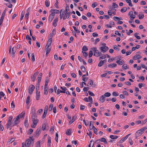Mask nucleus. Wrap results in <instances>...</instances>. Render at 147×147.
Here are the masks:
<instances>
[{"instance_id": "f8f14e48", "label": "nucleus", "mask_w": 147, "mask_h": 147, "mask_svg": "<svg viewBox=\"0 0 147 147\" xmlns=\"http://www.w3.org/2000/svg\"><path fill=\"white\" fill-rule=\"evenodd\" d=\"M127 138L125 136V137L121 139L117 143V146H118V143H122L124 141L126 140L127 139Z\"/></svg>"}, {"instance_id": "dca6fc26", "label": "nucleus", "mask_w": 147, "mask_h": 147, "mask_svg": "<svg viewBox=\"0 0 147 147\" xmlns=\"http://www.w3.org/2000/svg\"><path fill=\"white\" fill-rule=\"evenodd\" d=\"M99 140L101 141L102 142H104V143L105 144H107V142L106 140V139L105 138H101L100 140H99V139L97 140H96V141H98Z\"/></svg>"}, {"instance_id": "7c9ffc66", "label": "nucleus", "mask_w": 147, "mask_h": 147, "mask_svg": "<svg viewBox=\"0 0 147 147\" xmlns=\"http://www.w3.org/2000/svg\"><path fill=\"white\" fill-rule=\"evenodd\" d=\"M25 114V113H23L22 112L21 113L19 114L17 116H19L20 118H21L22 117H24V116Z\"/></svg>"}, {"instance_id": "864d4df0", "label": "nucleus", "mask_w": 147, "mask_h": 147, "mask_svg": "<svg viewBox=\"0 0 147 147\" xmlns=\"http://www.w3.org/2000/svg\"><path fill=\"white\" fill-rule=\"evenodd\" d=\"M53 104H51L49 106V111H51L53 108Z\"/></svg>"}, {"instance_id": "58836bf2", "label": "nucleus", "mask_w": 147, "mask_h": 147, "mask_svg": "<svg viewBox=\"0 0 147 147\" xmlns=\"http://www.w3.org/2000/svg\"><path fill=\"white\" fill-rule=\"evenodd\" d=\"M46 124L45 123L43 124L42 125V129L43 131H45L46 129Z\"/></svg>"}, {"instance_id": "603ef678", "label": "nucleus", "mask_w": 147, "mask_h": 147, "mask_svg": "<svg viewBox=\"0 0 147 147\" xmlns=\"http://www.w3.org/2000/svg\"><path fill=\"white\" fill-rule=\"evenodd\" d=\"M93 55V53L92 51V50L90 51L89 52V55H88L89 57L90 58V57H91Z\"/></svg>"}, {"instance_id": "f03ea898", "label": "nucleus", "mask_w": 147, "mask_h": 147, "mask_svg": "<svg viewBox=\"0 0 147 147\" xmlns=\"http://www.w3.org/2000/svg\"><path fill=\"white\" fill-rule=\"evenodd\" d=\"M20 119V117L19 116H16L15 118H14L13 120V126L15 125H16L18 124L20 122L19 121V120Z\"/></svg>"}, {"instance_id": "6ab92c4d", "label": "nucleus", "mask_w": 147, "mask_h": 147, "mask_svg": "<svg viewBox=\"0 0 147 147\" xmlns=\"http://www.w3.org/2000/svg\"><path fill=\"white\" fill-rule=\"evenodd\" d=\"M108 66L109 67L113 68L116 67L117 66V65L116 63H113L108 65Z\"/></svg>"}, {"instance_id": "cd10ccee", "label": "nucleus", "mask_w": 147, "mask_h": 147, "mask_svg": "<svg viewBox=\"0 0 147 147\" xmlns=\"http://www.w3.org/2000/svg\"><path fill=\"white\" fill-rule=\"evenodd\" d=\"M37 116L36 113H32L31 116L32 119H35L37 118Z\"/></svg>"}, {"instance_id": "7ed1b4c3", "label": "nucleus", "mask_w": 147, "mask_h": 147, "mask_svg": "<svg viewBox=\"0 0 147 147\" xmlns=\"http://www.w3.org/2000/svg\"><path fill=\"white\" fill-rule=\"evenodd\" d=\"M103 45H104V46L101 47L100 48V49L102 52L105 53L108 50L109 48L107 46H105L106 45L105 43H104L103 44Z\"/></svg>"}, {"instance_id": "774afa93", "label": "nucleus", "mask_w": 147, "mask_h": 147, "mask_svg": "<svg viewBox=\"0 0 147 147\" xmlns=\"http://www.w3.org/2000/svg\"><path fill=\"white\" fill-rule=\"evenodd\" d=\"M36 147H40V141H38L36 143Z\"/></svg>"}, {"instance_id": "3c124183", "label": "nucleus", "mask_w": 147, "mask_h": 147, "mask_svg": "<svg viewBox=\"0 0 147 147\" xmlns=\"http://www.w3.org/2000/svg\"><path fill=\"white\" fill-rule=\"evenodd\" d=\"M45 5L47 7L49 6L50 5V3L48 1L46 0L45 1Z\"/></svg>"}, {"instance_id": "f257e3e1", "label": "nucleus", "mask_w": 147, "mask_h": 147, "mask_svg": "<svg viewBox=\"0 0 147 147\" xmlns=\"http://www.w3.org/2000/svg\"><path fill=\"white\" fill-rule=\"evenodd\" d=\"M34 143V139L32 137H30L29 138L26 140L25 142V145L26 147H29L32 144Z\"/></svg>"}, {"instance_id": "6e6d98bb", "label": "nucleus", "mask_w": 147, "mask_h": 147, "mask_svg": "<svg viewBox=\"0 0 147 147\" xmlns=\"http://www.w3.org/2000/svg\"><path fill=\"white\" fill-rule=\"evenodd\" d=\"M90 82H89L88 84L87 85V86H89V85L90 86H92L93 84V81L92 80H90Z\"/></svg>"}, {"instance_id": "9d476101", "label": "nucleus", "mask_w": 147, "mask_h": 147, "mask_svg": "<svg viewBox=\"0 0 147 147\" xmlns=\"http://www.w3.org/2000/svg\"><path fill=\"white\" fill-rule=\"evenodd\" d=\"M56 34V30L55 29H53L52 31V32L49 34V36L50 37L52 38L54 35Z\"/></svg>"}, {"instance_id": "49530a36", "label": "nucleus", "mask_w": 147, "mask_h": 147, "mask_svg": "<svg viewBox=\"0 0 147 147\" xmlns=\"http://www.w3.org/2000/svg\"><path fill=\"white\" fill-rule=\"evenodd\" d=\"M90 146H91V147H93V146H94V141L92 140H90Z\"/></svg>"}, {"instance_id": "0eeeda50", "label": "nucleus", "mask_w": 147, "mask_h": 147, "mask_svg": "<svg viewBox=\"0 0 147 147\" xmlns=\"http://www.w3.org/2000/svg\"><path fill=\"white\" fill-rule=\"evenodd\" d=\"M41 131L40 128H38L34 133L35 136L38 137L41 133Z\"/></svg>"}, {"instance_id": "423d86ee", "label": "nucleus", "mask_w": 147, "mask_h": 147, "mask_svg": "<svg viewBox=\"0 0 147 147\" xmlns=\"http://www.w3.org/2000/svg\"><path fill=\"white\" fill-rule=\"evenodd\" d=\"M55 14H54V13H51L49 17L48 21L49 22H51Z\"/></svg>"}, {"instance_id": "a18cd8bd", "label": "nucleus", "mask_w": 147, "mask_h": 147, "mask_svg": "<svg viewBox=\"0 0 147 147\" xmlns=\"http://www.w3.org/2000/svg\"><path fill=\"white\" fill-rule=\"evenodd\" d=\"M71 14V13L70 12H68L67 13H65V15H66V18L67 19H68L70 16V14Z\"/></svg>"}, {"instance_id": "09e8293b", "label": "nucleus", "mask_w": 147, "mask_h": 147, "mask_svg": "<svg viewBox=\"0 0 147 147\" xmlns=\"http://www.w3.org/2000/svg\"><path fill=\"white\" fill-rule=\"evenodd\" d=\"M31 60L32 61V62H34L35 60V57H34V53H33L32 54V57H31Z\"/></svg>"}, {"instance_id": "f3484780", "label": "nucleus", "mask_w": 147, "mask_h": 147, "mask_svg": "<svg viewBox=\"0 0 147 147\" xmlns=\"http://www.w3.org/2000/svg\"><path fill=\"white\" fill-rule=\"evenodd\" d=\"M105 100V97L104 95L101 96L99 100L102 102H103Z\"/></svg>"}, {"instance_id": "393cba45", "label": "nucleus", "mask_w": 147, "mask_h": 147, "mask_svg": "<svg viewBox=\"0 0 147 147\" xmlns=\"http://www.w3.org/2000/svg\"><path fill=\"white\" fill-rule=\"evenodd\" d=\"M71 133V131L70 129H68L66 130L65 134L68 136H70Z\"/></svg>"}, {"instance_id": "8fccbe9b", "label": "nucleus", "mask_w": 147, "mask_h": 147, "mask_svg": "<svg viewBox=\"0 0 147 147\" xmlns=\"http://www.w3.org/2000/svg\"><path fill=\"white\" fill-rule=\"evenodd\" d=\"M82 53H83V56L85 57L86 59L87 58L86 57L88 55V53L86 52H84L83 51H82Z\"/></svg>"}, {"instance_id": "aec40b11", "label": "nucleus", "mask_w": 147, "mask_h": 147, "mask_svg": "<svg viewBox=\"0 0 147 147\" xmlns=\"http://www.w3.org/2000/svg\"><path fill=\"white\" fill-rule=\"evenodd\" d=\"M36 97L37 100H39L40 97V92L39 91L38 92H36Z\"/></svg>"}, {"instance_id": "39448f33", "label": "nucleus", "mask_w": 147, "mask_h": 147, "mask_svg": "<svg viewBox=\"0 0 147 147\" xmlns=\"http://www.w3.org/2000/svg\"><path fill=\"white\" fill-rule=\"evenodd\" d=\"M140 130H138L135 134V138L137 139L138 137L140 136L143 133L142 131H141Z\"/></svg>"}, {"instance_id": "c756f323", "label": "nucleus", "mask_w": 147, "mask_h": 147, "mask_svg": "<svg viewBox=\"0 0 147 147\" xmlns=\"http://www.w3.org/2000/svg\"><path fill=\"white\" fill-rule=\"evenodd\" d=\"M110 138L111 139H117L118 138V136H117L111 135L110 136Z\"/></svg>"}, {"instance_id": "e433bc0d", "label": "nucleus", "mask_w": 147, "mask_h": 147, "mask_svg": "<svg viewBox=\"0 0 147 147\" xmlns=\"http://www.w3.org/2000/svg\"><path fill=\"white\" fill-rule=\"evenodd\" d=\"M111 95V94L110 93L107 92H106L104 95V96L105 97H108L110 96Z\"/></svg>"}, {"instance_id": "13d9d810", "label": "nucleus", "mask_w": 147, "mask_h": 147, "mask_svg": "<svg viewBox=\"0 0 147 147\" xmlns=\"http://www.w3.org/2000/svg\"><path fill=\"white\" fill-rule=\"evenodd\" d=\"M88 50V48L85 46H84L82 48V50L83 51H86Z\"/></svg>"}, {"instance_id": "5701e85b", "label": "nucleus", "mask_w": 147, "mask_h": 147, "mask_svg": "<svg viewBox=\"0 0 147 147\" xmlns=\"http://www.w3.org/2000/svg\"><path fill=\"white\" fill-rule=\"evenodd\" d=\"M24 123L25 127H28L29 126V124L27 118H26Z\"/></svg>"}, {"instance_id": "de8ad7c7", "label": "nucleus", "mask_w": 147, "mask_h": 147, "mask_svg": "<svg viewBox=\"0 0 147 147\" xmlns=\"http://www.w3.org/2000/svg\"><path fill=\"white\" fill-rule=\"evenodd\" d=\"M136 18V16L135 15H133L130 16L129 17L131 20H132Z\"/></svg>"}, {"instance_id": "4d7b16f0", "label": "nucleus", "mask_w": 147, "mask_h": 147, "mask_svg": "<svg viewBox=\"0 0 147 147\" xmlns=\"http://www.w3.org/2000/svg\"><path fill=\"white\" fill-rule=\"evenodd\" d=\"M139 17V18L140 19H142L144 18V16L143 14H142L140 16V14L138 16Z\"/></svg>"}, {"instance_id": "6e6552de", "label": "nucleus", "mask_w": 147, "mask_h": 147, "mask_svg": "<svg viewBox=\"0 0 147 147\" xmlns=\"http://www.w3.org/2000/svg\"><path fill=\"white\" fill-rule=\"evenodd\" d=\"M52 42V38H50L47 41V45L46 46L45 48H46L47 46L50 47L51 45Z\"/></svg>"}, {"instance_id": "680f3d73", "label": "nucleus", "mask_w": 147, "mask_h": 147, "mask_svg": "<svg viewBox=\"0 0 147 147\" xmlns=\"http://www.w3.org/2000/svg\"><path fill=\"white\" fill-rule=\"evenodd\" d=\"M89 101L91 104H93V99L92 98L91 96H89L88 98Z\"/></svg>"}, {"instance_id": "bb28decb", "label": "nucleus", "mask_w": 147, "mask_h": 147, "mask_svg": "<svg viewBox=\"0 0 147 147\" xmlns=\"http://www.w3.org/2000/svg\"><path fill=\"white\" fill-rule=\"evenodd\" d=\"M126 2L129 4V5L130 7H132L133 5L131 3V0H126Z\"/></svg>"}, {"instance_id": "e2e57ef3", "label": "nucleus", "mask_w": 147, "mask_h": 147, "mask_svg": "<svg viewBox=\"0 0 147 147\" xmlns=\"http://www.w3.org/2000/svg\"><path fill=\"white\" fill-rule=\"evenodd\" d=\"M35 111L36 109L34 107H32L31 109L32 113H36Z\"/></svg>"}, {"instance_id": "473e14b6", "label": "nucleus", "mask_w": 147, "mask_h": 147, "mask_svg": "<svg viewBox=\"0 0 147 147\" xmlns=\"http://www.w3.org/2000/svg\"><path fill=\"white\" fill-rule=\"evenodd\" d=\"M127 8L126 7H124L122 8L121 10V12H124L127 11Z\"/></svg>"}, {"instance_id": "2f4dec72", "label": "nucleus", "mask_w": 147, "mask_h": 147, "mask_svg": "<svg viewBox=\"0 0 147 147\" xmlns=\"http://www.w3.org/2000/svg\"><path fill=\"white\" fill-rule=\"evenodd\" d=\"M33 123L37 125V123H38L39 120L38 119H34L32 120Z\"/></svg>"}, {"instance_id": "b1692460", "label": "nucleus", "mask_w": 147, "mask_h": 147, "mask_svg": "<svg viewBox=\"0 0 147 147\" xmlns=\"http://www.w3.org/2000/svg\"><path fill=\"white\" fill-rule=\"evenodd\" d=\"M48 88L47 87H45L44 94L45 95H47L48 93Z\"/></svg>"}, {"instance_id": "37998d69", "label": "nucleus", "mask_w": 147, "mask_h": 147, "mask_svg": "<svg viewBox=\"0 0 147 147\" xmlns=\"http://www.w3.org/2000/svg\"><path fill=\"white\" fill-rule=\"evenodd\" d=\"M122 67L123 69L126 70L127 69H128V67H127L126 64H125L122 66Z\"/></svg>"}, {"instance_id": "69168bd1", "label": "nucleus", "mask_w": 147, "mask_h": 147, "mask_svg": "<svg viewBox=\"0 0 147 147\" xmlns=\"http://www.w3.org/2000/svg\"><path fill=\"white\" fill-rule=\"evenodd\" d=\"M147 129V127H143V128H142L141 129H140V130L141 131H142V132L143 133L144 132V131L145 130H146Z\"/></svg>"}, {"instance_id": "2eb2a0df", "label": "nucleus", "mask_w": 147, "mask_h": 147, "mask_svg": "<svg viewBox=\"0 0 147 147\" xmlns=\"http://www.w3.org/2000/svg\"><path fill=\"white\" fill-rule=\"evenodd\" d=\"M58 20V18H56L53 20V25L55 27H56V26L57 25V22Z\"/></svg>"}, {"instance_id": "9b49d317", "label": "nucleus", "mask_w": 147, "mask_h": 147, "mask_svg": "<svg viewBox=\"0 0 147 147\" xmlns=\"http://www.w3.org/2000/svg\"><path fill=\"white\" fill-rule=\"evenodd\" d=\"M116 63L119 65H121L124 64L125 62L122 59H119V60H117L116 61Z\"/></svg>"}, {"instance_id": "c85d7f7f", "label": "nucleus", "mask_w": 147, "mask_h": 147, "mask_svg": "<svg viewBox=\"0 0 147 147\" xmlns=\"http://www.w3.org/2000/svg\"><path fill=\"white\" fill-rule=\"evenodd\" d=\"M30 96H28L26 98V103L27 105H28L30 103Z\"/></svg>"}, {"instance_id": "412c9836", "label": "nucleus", "mask_w": 147, "mask_h": 147, "mask_svg": "<svg viewBox=\"0 0 147 147\" xmlns=\"http://www.w3.org/2000/svg\"><path fill=\"white\" fill-rule=\"evenodd\" d=\"M75 118H76L75 116H73L72 117V120H70L69 121V125H70L71 123H72L75 120Z\"/></svg>"}, {"instance_id": "4c0bfd02", "label": "nucleus", "mask_w": 147, "mask_h": 147, "mask_svg": "<svg viewBox=\"0 0 147 147\" xmlns=\"http://www.w3.org/2000/svg\"><path fill=\"white\" fill-rule=\"evenodd\" d=\"M81 69L83 72H85L86 71V69L85 67L83 65L81 66Z\"/></svg>"}, {"instance_id": "052dcab7", "label": "nucleus", "mask_w": 147, "mask_h": 147, "mask_svg": "<svg viewBox=\"0 0 147 147\" xmlns=\"http://www.w3.org/2000/svg\"><path fill=\"white\" fill-rule=\"evenodd\" d=\"M113 7L114 8H116L118 7L117 5L115 3H113L112 5Z\"/></svg>"}, {"instance_id": "1a4fd4ad", "label": "nucleus", "mask_w": 147, "mask_h": 147, "mask_svg": "<svg viewBox=\"0 0 147 147\" xmlns=\"http://www.w3.org/2000/svg\"><path fill=\"white\" fill-rule=\"evenodd\" d=\"M38 72H36L34 73L33 77L31 76V78L33 82H34L35 81L36 77L38 75Z\"/></svg>"}, {"instance_id": "5fc2aeb1", "label": "nucleus", "mask_w": 147, "mask_h": 147, "mask_svg": "<svg viewBox=\"0 0 147 147\" xmlns=\"http://www.w3.org/2000/svg\"><path fill=\"white\" fill-rule=\"evenodd\" d=\"M58 134L57 133H56L55 134V140L56 141V142L57 143L58 142Z\"/></svg>"}, {"instance_id": "a211bd4d", "label": "nucleus", "mask_w": 147, "mask_h": 147, "mask_svg": "<svg viewBox=\"0 0 147 147\" xmlns=\"http://www.w3.org/2000/svg\"><path fill=\"white\" fill-rule=\"evenodd\" d=\"M42 76V73H40L38 75L37 78L38 82H40L41 81V79Z\"/></svg>"}, {"instance_id": "338daca9", "label": "nucleus", "mask_w": 147, "mask_h": 147, "mask_svg": "<svg viewBox=\"0 0 147 147\" xmlns=\"http://www.w3.org/2000/svg\"><path fill=\"white\" fill-rule=\"evenodd\" d=\"M89 95L91 96H95L94 94L92 92L90 91H88Z\"/></svg>"}, {"instance_id": "c03bdc74", "label": "nucleus", "mask_w": 147, "mask_h": 147, "mask_svg": "<svg viewBox=\"0 0 147 147\" xmlns=\"http://www.w3.org/2000/svg\"><path fill=\"white\" fill-rule=\"evenodd\" d=\"M102 61V60H101L99 62V63L98 64V67H101L103 65V63Z\"/></svg>"}, {"instance_id": "0e129e2a", "label": "nucleus", "mask_w": 147, "mask_h": 147, "mask_svg": "<svg viewBox=\"0 0 147 147\" xmlns=\"http://www.w3.org/2000/svg\"><path fill=\"white\" fill-rule=\"evenodd\" d=\"M49 81L47 79H46L45 81V87H47Z\"/></svg>"}, {"instance_id": "c9c22d12", "label": "nucleus", "mask_w": 147, "mask_h": 147, "mask_svg": "<svg viewBox=\"0 0 147 147\" xmlns=\"http://www.w3.org/2000/svg\"><path fill=\"white\" fill-rule=\"evenodd\" d=\"M69 10V7L67 4H66L65 9V13H67Z\"/></svg>"}, {"instance_id": "4468645a", "label": "nucleus", "mask_w": 147, "mask_h": 147, "mask_svg": "<svg viewBox=\"0 0 147 147\" xmlns=\"http://www.w3.org/2000/svg\"><path fill=\"white\" fill-rule=\"evenodd\" d=\"M51 137L49 136L48 137V142L47 146L49 147L51 146Z\"/></svg>"}, {"instance_id": "79ce46f5", "label": "nucleus", "mask_w": 147, "mask_h": 147, "mask_svg": "<svg viewBox=\"0 0 147 147\" xmlns=\"http://www.w3.org/2000/svg\"><path fill=\"white\" fill-rule=\"evenodd\" d=\"M24 11H22L21 13V18L20 19V20H22L23 18L24 17Z\"/></svg>"}, {"instance_id": "4be33fe9", "label": "nucleus", "mask_w": 147, "mask_h": 147, "mask_svg": "<svg viewBox=\"0 0 147 147\" xmlns=\"http://www.w3.org/2000/svg\"><path fill=\"white\" fill-rule=\"evenodd\" d=\"M92 129L93 130L94 132L96 134H97V129L94 126L93 124H92Z\"/></svg>"}, {"instance_id": "ea45409f", "label": "nucleus", "mask_w": 147, "mask_h": 147, "mask_svg": "<svg viewBox=\"0 0 147 147\" xmlns=\"http://www.w3.org/2000/svg\"><path fill=\"white\" fill-rule=\"evenodd\" d=\"M94 55H95V53L97 54V55H96V56L97 57H98L100 55V53L99 52V51L98 50H96L94 52Z\"/></svg>"}, {"instance_id": "ddd939ff", "label": "nucleus", "mask_w": 147, "mask_h": 147, "mask_svg": "<svg viewBox=\"0 0 147 147\" xmlns=\"http://www.w3.org/2000/svg\"><path fill=\"white\" fill-rule=\"evenodd\" d=\"M142 57L138 55H136L134 56L133 57V59L134 60H136L137 59H141Z\"/></svg>"}, {"instance_id": "f704fd0d", "label": "nucleus", "mask_w": 147, "mask_h": 147, "mask_svg": "<svg viewBox=\"0 0 147 147\" xmlns=\"http://www.w3.org/2000/svg\"><path fill=\"white\" fill-rule=\"evenodd\" d=\"M16 47H13L12 49V53L14 54L16 53Z\"/></svg>"}, {"instance_id": "72a5a7b5", "label": "nucleus", "mask_w": 147, "mask_h": 147, "mask_svg": "<svg viewBox=\"0 0 147 147\" xmlns=\"http://www.w3.org/2000/svg\"><path fill=\"white\" fill-rule=\"evenodd\" d=\"M55 11V12H53L52 13H53L55 15V13H58L59 12V11L58 10L55 9H51V11Z\"/></svg>"}, {"instance_id": "a878e982", "label": "nucleus", "mask_w": 147, "mask_h": 147, "mask_svg": "<svg viewBox=\"0 0 147 147\" xmlns=\"http://www.w3.org/2000/svg\"><path fill=\"white\" fill-rule=\"evenodd\" d=\"M49 47L47 46V48H45V49L46 50V55L47 54H49L51 51V49L49 48Z\"/></svg>"}, {"instance_id": "bf43d9fd", "label": "nucleus", "mask_w": 147, "mask_h": 147, "mask_svg": "<svg viewBox=\"0 0 147 147\" xmlns=\"http://www.w3.org/2000/svg\"><path fill=\"white\" fill-rule=\"evenodd\" d=\"M128 139L129 142L130 143V145H132L133 144V141L131 138H129Z\"/></svg>"}, {"instance_id": "a19ab883", "label": "nucleus", "mask_w": 147, "mask_h": 147, "mask_svg": "<svg viewBox=\"0 0 147 147\" xmlns=\"http://www.w3.org/2000/svg\"><path fill=\"white\" fill-rule=\"evenodd\" d=\"M33 131V129L31 128H30L29 129V131L27 132V134L28 135H30L32 133Z\"/></svg>"}, {"instance_id": "20e7f679", "label": "nucleus", "mask_w": 147, "mask_h": 147, "mask_svg": "<svg viewBox=\"0 0 147 147\" xmlns=\"http://www.w3.org/2000/svg\"><path fill=\"white\" fill-rule=\"evenodd\" d=\"M35 89V86L32 84L30 85L28 88V93L30 94H32L33 91Z\"/></svg>"}]
</instances>
